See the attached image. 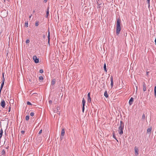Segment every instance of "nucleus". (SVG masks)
<instances>
[{"mask_svg": "<svg viewBox=\"0 0 156 156\" xmlns=\"http://www.w3.org/2000/svg\"><path fill=\"white\" fill-rule=\"evenodd\" d=\"M121 22V20L119 19H117L116 25V34L117 35H118L119 34L121 30V28L120 27Z\"/></svg>", "mask_w": 156, "mask_h": 156, "instance_id": "nucleus-1", "label": "nucleus"}, {"mask_svg": "<svg viewBox=\"0 0 156 156\" xmlns=\"http://www.w3.org/2000/svg\"><path fill=\"white\" fill-rule=\"evenodd\" d=\"M124 127V124L123 122L121 121L120 124L118 128V131L119 134L122 135L123 134V129Z\"/></svg>", "mask_w": 156, "mask_h": 156, "instance_id": "nucleus-2", "label": "nucleus"}, {"mask_svg": "<svg viewBox=\"0 0 156 156\" xmlns=\"http://www.w3.org/2000/svg\"><path fill=\"white\" fill-rule=\"evenodd\" d=\"M60 110V108L59 106H56L54 108V112L58 113L59 115L60 114V112L59 111Z\"/></svg>", "mask_w": 156, "mask_h": 156, "instance_id": "nucleus-3", "label": "nucleus"}, {"mask_svg": "<svg viewBox=\"0 0 156 156\" xmlns=\"http://www.w3.org/2000/svg\"><path fill=\"white\" fill-rule=\"evenodd\" d=\"M65 133V129L64 128L62 129L61 131V135L60 137L61 140H62L63 139V136Z\"/></svg>", "mask_w": 156, "mask_h": 156, "instance_id": "nucleus-4", "label": "nucleus"}, {"mask_svg": "<svg viewBox=\"0 0 156 156\" xmlns=\"http://www.w3.org/2000/svg\"><path fill=\"white\" fill-rule=\"evenodd\" d=\"M33 59L34 61V62L36 63H37L39 62V58H37V57L34 55L33 57Z\"/></svg>", "mask_w": 156, "mask_h": 156, "instance_id": "nucleus-5", "label": "nucleus"}, {"mask_svg": "<svg viewBox=\"0 0 156 156\" xmlns=\"http://www.w3.org/2000/svg\"><path fill=\"white\" fill-rule=\"evenodd\" d=\"M97 4L98 5V8H100L101 7V6L100 5H101L102 2L99 0H98V1H97Z\"/></svg>", "mask_w": 156, "mask_h": 156, "instance_id": "nucleus-6", "label": "nucleus"}, {"mask_svg": "<svg viewBox=\"0 0 156 156\" xmlns=\"http://www.w3.org/2000/svg\"><path fill=\"white\" fill-rule=\"evenodd\" d=\"M134 150L135 153V155L137 156L139 154V149L136 146L134 147Z\"/></svg>", "mask_w": 156, "mask_h": 156, "instance_id": "nucleus-7", "label": "nucleus"}, {"mask_svg": "<svg viewBox=\"0 0 156 156\" xmlns=\"http://www.w3.org/2000/svg\"><path fill=\"white\" fill-rule=\"evenodd\" d=\"M1 105L2 108H4L5 107V102L4 100H3L1 102Z\"/></svg>", "mask_w": 156, "mask_h": 156, "instance_id": "nucleus-8", "label": "nucleus"}, {"mask_svg": "<svg viewBox=\"0 0 156 156\" xmlns=\"http://www.w3.org/2000/svg\"><path fill=\"white\" fill-rule=\"evenodd\" d=\"M110 79H111V87L112 88L113 87V77L112 76H111L110 77Z\"/></svg>", "mask_w": 156, "mask_h": 156, "instance_id": "nucleus-9", "label": "nucleus"}, {"mask_svg": "<svg viewBox=\"0 0 156 156\" xmlns=\"http://www.w3.org/2000/svg\"><path fill=\"white\" fill-rule=\"evenodd\" d=\"M143 90L144 91H145L147 90L146 85L145 82H143Z\"/></svg>", "mask_w": 156, "mask_h": 156, "instance_id": "nucleus-10", "label": "nucleus"}, {"mask_svg": "<svg viewBox=\"0 0 156 156\" xmlns=\"http://www.w3.org/2000/svg\"><path fill=\"white\" fill-rule=\"evenodd\" d=\"M133 101V97H131L129 101V104L130 105H131L132 104Z\"/></svg>", "mask_w": 156, "mask_h": 156, "instance_id": "nucleus-11", "label": "nucleus"}, {"mask_svg": "<svg viewBox=\"0 0 156 156\" xmlns=\"http://www.w3.org/2000/svg\"><path fill=\"white\" fill-rule=\"evenodd\" d=\"M48 43L49 45H50V33L49 31L48 32Z\"/></svg>", "mask_w": 156, "mask_h": 156, "instance_id": "nucleus-12", "label": "nucleus"}, {"mask_svg": "<svg viewBox=\"0 0 156 156\" xmlns=\"http://www.w3.org/2000/svg\"><path fill=\"white\" fill-rule=\"evenodd\" d=\"M49 7H48V8L47 11H46V17L48 18V15H49Z\"/></svg>", "mask_w": 156, "mask_h": 156, "instance_id": "nucleus-13", "label": "nucleus"}, {"mask_svg": "<svg viewBox=\"0 0 156 156\" xmlns=\"http://www.w3.org/2000/svg\"><path fill=\"white\" fill-rule=\"evenodd\" d=\"M104 95L106 98H108V97L107 92V91H105L104 93Z\"/></svg>", "mask_w": 156, "mask_h": 156, "instance_id": "nucleus-14", "label": "nucleus"}, {"mask_svg": "<svg viewBox=\"0 0 156 156\" xmlns=\"http://www.w3.org/2000/svg\"><path fill=\"white\" fill-rule=\"evenodd\" d=\"M56 82V80L55 79H53L51 81V84L52 85H54Z\"/></svg>", "mask_w": 156, "mask_h": 156, "instance_id": "nucleus-15", "label": "nucleus"}, {"mask_svg": "<svg viewBox=\"0 0 156 156\" xmlns=\"http://www.w3.org/2000/svg\"><path fill=\"white\" fill-rule=\"evenodd\" d=\"M82 101L83 105L85 106V103H86V101L85 100L84 98H83Z\"/></svg>", "mask_w": 156, "mask_h": 156, "instance_id": "nucleus-16", "label": "nucleus"}, {"mask_svg": "<svg viewBox=\"0 0 156 156\" xmlns=\"http://www.w3.org/2000/svg\"><path fill=\"white\" fill-rule=\"evenodd\" d=\"M2 133L3 131L2 129L1 130H0V138H1L2 135Z\"/></svg>", "mask_w": 156, "mask_h": 156, "instance_id": "nucleus-17", "label": "nucleus"}, {"mask_svg": "<svg viewBox=\"0 0 156 156\" xmlns=\"http://www.w3.org/2000/svg\"><path fill=\"white\" fill-rule=\"evenodd\" d=\"M151 129H152L151 128H148L147 130V132L150 133L151 132Z\"/></svg>", "mask_w": 156, "mask_h": 156, "instance_id": "nucleus-18", "label": "nucleus"}, {"mask_svg": "<svg viewBox=\"0 0 156 156\" xmlns=\"http://www.w3.org/2000/svg\"><path fill=\"white\" fill-rule=\"evenodd\" d=\"M103 67L105 71L106 72H107L106 66L105 63Z\"/></svg>", "mask_w": 156, "mask_h": 156, "instance_id": "nucleus-19", "label": "nucleus"}, {"mask_svg": "<svg viewBox=\"0 0 156 156\" xmlns=\"http://www.w3.org/2000/svg\"><path fill=\"white\" fill-rule=\"evenodd\" d=\"M154 96L156 98V86L154 87Z\"/></svg>", "mask_w": 156, "mask_h": 156, "instance_id": "nucleus-20", "label": "nucleus"}, {"mask_svg": "<svg viewBox=\"0 0 156 156\" xmlns=\"http://www.w3.org/2000/svg\"><path fill=\"white\" fill-rule=\"evenodd\" d=\"M87 101L89 102L90 103V102H91V99L90 97H88Z\"/></svg>", "mask_w": 156, "mask_h": 156, "instance_id": "nucleus-21", "label": "nucleus"}, {"mask_svg": "<svg viewBox=\"0 0 156 156\" xmlns=\"http://www.w3.org/2000/svg\"><path fill=\"white\" fill-rule=\"evenodd\" d=\"M25 26L27 27H28V22L27 21L25 23Z\"/></svg>", "mask_w": 156, "mask_h": 156, "instance_id": "nucleus-22", "label": "nucleus"}, {"mask_svg": "<svg viewBox=\"0 0 156 156\" xmlns=\"http://www.w3.org/2000/svg\"><path fill=\"white\" fill-rule=\"evenodd\" d=\"M5 151L3 149L2 150L1 153L2 155H4L5 154Z\"/></svg>", "mask_w": 156, "mask_h": 156, "instance_id": "nucleus-23", "label": "nucleus"}, {"mask_svg": "<svg viewBox=\"0 0 156 156\" xmlns=\"http://www.w3.org/2000/svg\"><path fill=\"white\" fill-rule=\"evenodd\" d=\"M29 119V116L28 115H27L25 117V119L26 120H28Z\"/></svg>", "mask_w": 156, "mask_h": 156, "instance_id": "nucleus-24", "label": "nucleus"}, {"mask_svg": "<svg viewBox=\"0 0 156 156\" xmlns=\"http://www.w3.org/2000/svg\"><path fill=\"white\" fill-rule=\"evenodd\" d=\"M39 79L40 80H43V78L42 76H41L39 77Z\"/></svg>", "mask_w": 156, "mask_h": 156, "instance_id": "nucleus-25", "label": "nucleus"}, {"mask_svg": "<svg viewBox=\"0 0 156 156\" xmlns=\"http://www.w3.org/2000/svg\"><path fill=\"white\" fill-rule=\"evenodd\" d=\"M113 136V137L115 139V140H117V141H118L117 140V139H116V136H115V134L113 133V136Z\"/></svg>", "mask_w": 156, "mask_h": 156, "instance_id": "nucleus-26", "label": "nucleus"}, {"mask_svg": "<svg viewBox=\"0 0 156 156\" xmlns=\"http://www.w3.org/2000/svg\"><path fill=\"white\" fill-rule=\"evenodd\" d=\"M145 118V115L144 114H143L142 116V119H144Z\"/></svg>", "mask_w": 156, "mask_h": 156, "instance_id": "nucleus-27", "label": "nucleus"}, {"mask_svg": "<svg viewBox=\"0 0 156 156\" xmlns=\"http://www.w3.org/2000/svg\"><path fill=\"white\" fill-rule=\"evenodd\" d=\"M39 25V22H36L35 23V25L36 26H37Z\"/></svg>", "mask_w": 156, "mask_h": 156, "instance_id": "nucleus-28", "label": "nucleus"}, {"mask_svg": "<svg viewBox=\"0 0 156 156\" xmlns=\"http://www.w3.org/2000/svg\"><path fill=\"white\" fill-rule=\"evenodd\" d=\"M27 105H32V104H31V103L30 102L28 101L27 102Z\"/></svg>", "mask_w": 156, "mask_h": 156, "instance_id": "nucleus-29", "label": "nucleus"}, {"mask_svg": "<svg viewBox=\"0 0 156 156\" xmlns=\"http://www.w3.org/2000/svg\"><path fill=\"white\" fill-rule=\"evenodd\" d=\"M34 113L33 112H31L30 113V115L32 116H34Z\"/></svg>", "mask_w": 156, "mask_h": 156, "instance_id": "nucleus-30", "label": "nucleus"}, {"mask_svg": "<svg viewBox=\"0 0 156 156\" xmlns=\"http://www.w3.org/2000/svg\"><path fill=\"white\" fill-rule=\"evenodd\" d=\"M39 72L40 73H43L44 72V71L43 69H41L39 71Z\"/></svg>", "mask_w": 156, "mask_h": 156, "instance_id": "nucleus-31", "label": "nucleus"}, {"mask_svg": "<svg viewBox=\"0 0 156 156\" xmlns=\"http://www.w3.org/2000/svg\"><path fill=\"white\" fill-rule=\"evenodd\" d=\"M30 42V40L28 39H27L26 40V43H29Z\"/></svg>", "mask_w": 156, "mask_h": 156, "instance_id": "nucleus-32", "label": "nucleus"}, {"mask_svg": "<svg viewBox=\"0 0 156 156\" xmlns=\"http://www.w3.org/2000/svg\"><path fill=\"white\" fill-rule=\"evenodd\" d=\"M84 106H85L83 105L82 111H83V112H84Z\"/></svg>", "mask_w": 156, "mask_h": 156, "instance_id": "nucleus-33", "label": "nucleus"}, {"mask_svg": "<svg viewBox=\"0 0 156 156\" xmlns=\"http://www.w3.org/2000/svg\"><path fill=\"white\" fill-rule=\"evenodd\" d=\"M42 132V130L41 129L40 130L38 134H41Z\"/></svg>", "mask_w": 156, "mask_h": 156, "instance_id": "nucleus-34", "label": "nucleus"}, {"mask_svg": "<svg viewBox=\"0 0 156 156\" xmlns=\"http://www.w3.org/2000/svg\"><path fill=\"white\" fill-rule=\"evenodd\" d=\"M25 131H23V130H22L21 131V133L23 134H24L25 133Z\"/></svg>", "mask_w": 156, "mask_h": 156, "instance_id": "nucleus-35", "label": "nucleus"}, {"mask_svg": "<svg viewBox=\"0 0 156 156\" xmlns=\"http://www.w3.org/2000/svg\"><path fill=\"white\" fill-rule=\"evenodd\" d=\"M147 4H148L149 5V6L150 5V0H147Z\"/></svg>", "mask_w": 156, "mask_h": 156, "instance_id": "nucleus-36", "label": "nucleus"}, {"mask_svg": "<svg viewBox=\"0 0 156 156\" xmlns=\"http://www.w3.org/2000/svg\"><path fill=\"white\" fill-rule=\"evenodd\" d=\"M87 96L88 97H90V92H89L87 94Z\"/></svg>", "mask_w": 156, "mask_h": 156, "instance_id": "nucleus-37", "label": "nucleus"}, {"mask_svg": "<svg viewBox=\"0 0 156 156\" xmlns=\"http://www.w3.org/2000/svg\"><path fill=\"white\" fill-rule=\"evenodd\" d=\"M49 103L50 104H52V101L51 100H50L49 101Z\"/></svg>", "mask_w": 156, "mask_h": 156, "instance_id": "nucleus-38", "label": "nucleus"}, {"mask_svg": "<svg viewBox=\"0 0 156 156\" xmlns=\"http://www.w3.org/2000/svg\"><path fill=\"white\" fill-rule=\"evenodd\" d=\"M11 107L10 106L9 108V112H10V110H11Z\"/></svg>", "mask_w": 156, "mask_h": 156, "instance_id": "nucleus-39", "label": "nucleus"}, {"mask_svg": "<svg viewBox=\"0 0 156 156\" xmlns=\"http://www.w3.org/2000/svg\"><path fill=\"white\" fill-rule=\"evenodd\" d=\"M45 37V35H43V37L44 38Z\"/></svg>", "mask_w": 156, "mask_h": 156, "instance_id": "nucleus-40", "label": "nucleus"}, {"mask_svg": "<svg viewBox=\"0 0 156 156\" xmlns=\"http://www.w3.org/2000/svg\"><path fill=\"white\" fill-rule=\"evenodd\" d=\"M44 2H46L47 1V0H44Z\"/></svg>", "mask_w": 156, "mask_h": 156, "instance_id": "nucleus-41", "label": "nucleus"}, {"mask_svg": "<svg viewBox=\"0 0 156 156\" xmlns=\"http://www.w3.org/2000/svg\"><path fill=\"white\" fill-rule=\"evenodd\" d=\"M31 16H32V14H31V15H30V16H29V18H30L31 17Z\"/></svg>", "mask_w": 156, "mask_h": 156, "instance_id": "nucleus-42", "label": "nucleus"}, {"mask_svg": "<svg viewBox=\"0 0 156 156\" xmlns=\"http://www.w3.org/2000/svg\"><path fill=\"white\" fill-rule=\"evenodd\" d=\"M29 81H31V80H30V79H29Z\"/></svg>", "mask_w": 156, "mask_h": 156, "instance_id": "nucleus-43", "label": "nucleus"}, {"mask_svg": "<svg viewBox=\"0 0 156 156\" xmlns=\"http://www.w3.org/2000/svg\"><path fill=\"white\" fill-rule=\"evenodd\" d=\"M8 147H6V148L8 149Z\"/></svg>", "mask_w": 156, "mask_h": 156, "instance_id": "nucleus-44", "label": "nucleus"}, {"mask_svg": "<svg viewBox=\"0 0 156 156\" xmlns=\"http://www.w3.org/2000/svg\"><path fill=\"white\" fill-rule=\"evenodd\" d=\"M4 0V2H5V0Z\"/></svg>", "mask_w": 156, "mask_h": 156, "instance_id": "nucleus-45", "label": "nucleus"}, {"mask_svg": "<svg viewBox=\"0 0 156 156\" xmlns=\"http://www.w3.org/2000/svg\"><path fill=\"white\" fill-rule=\"evenodd\" d=\"M34 11H33V12L34 13Z\"/></svg>", "mask_w": 156, "mask_h": 156, "instance_id": "nucleus-46", "label": "nucleus"}, {"mask_svg": "<svg viewBox=\"0 0 156 156\" xmlns=\"http://www.w3.org/2000/svg\"><path fill=\"white\" fill-rule=\"evenodd\" d=\"M148 73L147 72V74H148Z\"/></svg>", "mask_w": 156, "mask_h": 156, "instance_id": "nucleus-47", "label": "nucleus"}, {"mask_svg": "<svg viewBox=\"0 0 156 156\" xmlns=\"http://www.w3.org/2000/svg\"><path fill=\"white\" fill-rule=\"evenodd\" d=\"M148 73L147 72V74H148Z\"/></svg>", "mask_w": 156, "mask_h": 156, "instance_id": "nucleus-48", "label": "nucleus"}, {"mask_svg": "<svg viewBox=\"0 0 156 156\" xmlns=\"http://www.w3.org/2000/svg\"><path fill=\"white\" fill-rule=\"evenodd\" d=\"M5 142H4V144H5Z\"/></svg>", "mask_w": 156, "mask_h": 156, "instance_id": "nucleus-49", "label": "nucleus"}, {"mask_svg": "<svg viewBox=\"0 0 156 156\" xmlns=\"http://www.w3.org/2000/svg\"><path fill=\"white\" fill-rule=\"evenodd\" d=\"M9 0H8V1H9Z\"/></svg>", "mask_w": 156, "mask_h": 156, "instance_id": "nucleus-50", "label": "nucleus"}]
</instances>
